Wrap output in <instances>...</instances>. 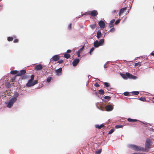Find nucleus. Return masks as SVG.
Returning a JSON list of instances; mask_svg holds the SVG:
<instances>
[{"label": "nucleus", "mask_w": 154, "mask_h": 154, "mask_svg": "<svg viewBox=\"0 0 154 154\" xmlns=\"http://www.w3.org/2000/svg\"><path fill=\"white\" fill-rule=\"evenodd\" d=\"M152 144V140L149 139H147L145 143V148H144V151L148 152Z\"/></svg>", "instance_id": "nucleus-1"}, {"label": "nucleus", "mask_w": 154, "mask_h": 154, "mask_svg": "<svg viewBox=\"0 0 154 154\" xmlns=\"http://www.w3.org/2000/svg\"><path fill=\"white\" fill-rule=\"evenodd\" d=\"M130 147L131 148L134 150L136 151H144V148L139 146H137L135 145H130Z\"/></svg>", "instance_id": "nucleus-2"}, {"label": "nucleus", "mask_w": 154, "mask_h": 154, "mask_svg": "<svg viewBox=\"0 0 154 154\" xmlns=\"http://www.w3.org/2000/svg\"><path fill=\"white\" fill-rule=\"evenodd\" d=\"M104 42V39H101L98 41L97 40H96L94 43V45L95 47L97 48L100 46L102 45Z\"/></svg>", "instance_id": "nucleus-3"}, {"label": "nucleus", "mask_w": 154, "mask_h": 154, "mask_svg": "<svg viewBox=\"0 0 154 154\" xmlns=\"http://www.w3.org/2000/svg\"><path fill=\"white\" fill-rule=\"evenodd\" d=\"M17 100L16 97H14L11 99L9 101V103L7 105V107L9 108H11L13 105L14 103Z\"/></svg>", "instance_id": "nucleus-4"}, {"label": "nucleus", "mask_w": 154, "mask_h": 154, "mask_svg": "<svg viewBox=\"0 0 154 154\" xmlns=\"http://www.w3.org/2000/svg\"><path fill=\"white\" fill-rule=\"evenodd\" d=\"M106 110L107 111H110L112 110L113 109V107L111 105H107L105 106Z\"/></svg>", "instance_id": "nucleus-5"}, {"label": "nucleus", "mask_w": 154, "mask_h": 154, "mask_svg": "<svg viewBox=\"0 0 154 154\" xmlns=\"http://www.w3.org/2000/svg\"><path fill=\"white\" fill-rule=\"evenodd\" d=\"M98 14V12L96 10H93L91 12L88 14L90 15L91 16L94 17L97 16Z\"/></svg>", "instance_id": "nucleus-6"}, {"label": "nucleus", "mask_w": 154, "mask_h": 154, "mask_svg": "<svg viewBox=\"0 0 154 154\" xmlns=\"http://www.w3.org/2000/svg\"><path fill=\"white\" fill-rule=\"evenodd\" d=\"M26 72V70L25 69H23L21 71H18V74L16 76H21L25 74Z\"/></svg>", "instance_id": "nucleus-7"}, {"label": "nucleus", "mask_w": 154, "mask_h": 154, "mask_svg": "<svg viewBox=\"0 0 154 154\" xmlns=\"http://www.w3.org/2000/svg\"><path fill=\"white\" fill-rule=\"evenodd\" d=\"M79 59H75L74 60L72 63L73 66H76L79 63Z\"/></svg>", "instance_id": "nucleus-8"}, {"label": "nucleus", "mask_w": 154, "mask_h": 154, "mask_svg": "<svg viewBox=\"0 0 154 154\" xmlns=\"http://www.w3.org/2000/svg\"><path fill=\"white\" fill-rule=\"evenodd\" d=\"M98 24L100 28L101 29H103L105 26V24L104 22L102 20H100L98 23Z\"/></svg>", "instance_id": "nucleus-9"}, {"label": "nucleus", "mask_w": 154, "mask_h": 154, "mask_svg": "<svg viewBox=\"0 0 154 154\" xmlns=\"http://www.w3.org/2000/svg\"><path fill=\"white\" fill-rule=\"evenodd\" d=\"M62 68H60L55 70V72L57 75H60L62 73Z\"/></svg>", "instance_id": "nucleus-10"}, {"label": "nucleus", "mask_w": 154, "mask_h": 154, "mask_svg": "<svg viewBox=\"0 0 154 154\" xmlns=\"http://www.w3.org/2000/svg\"><path fill=\"white\" fill-rule=\"evenodd\" d=\"M60 58V56L59 55H55L51 59V60L57 61Z\"/></svg>", "instance_id": "nucleus-11"}, {"label": "nucleus", "mask_w": 154, "mask_h": 154, "mask_svg": "<svg viewBox=\"0 0 154 154\" xmlns=\"http://www.w3.org/2000/svg\"><path fill=\"white\" fill-rule=\"evenodd\" d=\"M43 68L42 65L41 64H39L36 65L35 67V69L36 70H41Z\"/></svg>", "instance_id": "nucleus-12"}, {"label": "nucleus", "mask_w": 154, "mask_h": 154, "mask_svg": "<svg viewBox=\"0 0 154 154\" xmlns=\"http://www.w3.org/2000/svg\"><path fill=\"white\" fill-rule=\"evenodd\" d=\"M33 86V81L29 80L28 83L26 84V86L27 87H31Z\"/></svg>", "instance_id": "nucleus-13"}, {"label": "nucleus", "mask_w": 154, "mask_h": 154, "mask_svg": "<svg viewBox=\"0 0 154 154\" xmlns=\"http://www.w3.org/2000/svg\"><path fill=\"white\" fill-rule=\"evenodd\" d=\"M84 46L82 47L81 48H80L79 50L77 51V56L78 57H79L80 56V54L81 52L82 51V50L84 49Z\"/></svg>", "instance_id": "nucleus-14"}, {"label": "nucleus", "mask_w": 154, "mask_h": 154, "mask_svg": "<svg viewBox=\"0 0 154 154\" xmlns=\"http://www.w3.org/2000/svg\"><path fill=\"white\" fill-rule=\"evenodd\" d=\"M127 9V7H125L124 8H122V9H121L119 11V16H120L122 14L124 11H125Z\"/></svg>", "instance_id": "nucleus-15"}, {"label": "nucleus", "mask_w": 154, "mask_h": 154, "mask_svg": "<svg viewBox=\"0 0 154 154\" xmlns=\"http://www.w3.org/2000/svg\"><path fill=\"white\" fill-rule=\"evenodd\" d=\"M115 21V19H112V20L109 23V27H112L114 26V25L113 24V23Z\"/></svg>", "instance_id": "nucleus-16"}, {"label": "nucleus", "mask_w": 154, "mask_h": 154, "mask_svg": "<svg viewBox=\"0 0 154 154\" xmlns=\"http://www.w3.org/2000/svg\"><path fill=\"white\" fill-rule=\"evenodd\" d=\"M126 77H128L129 78H133V77H134V76L131 75L128 72L126 73Z\"/></svg>", "instance_id": "nucleus-17"}, {"label": "nucleus", "mask_w": 154, "mask_h": 154, "mask_svg": "<svg viewBox=\"0 0 154 154\" xmlns=\"http://www.w3.org/2000/svg\"><path fill=\"white\" fill-rule=\"evenodd\" d=\"M102 36V34L100 31H98L97 32V37L98 38H99Z\"/></svg>", "instance_id": "nucleus-18"}, {"label": "nucleus", "mask_w": 154, "mask_h": 154, "mask_svg": "<svg viewBox=\"0 0 154 154\" xmlns=\"http://www.w3.org/2000/svg\"><path fill=\"white\" fill-rule=\"evenodd\" d=\"M104 126V125L102 124L100 125H95V128L98 129H101L102 128H103Z\"/></svg>", "instance_id": "nucleus-19"}, {"label": "nucleus", "mask_w": 154, "mask_h": 154, "mask_svg": "<svg viewBox=\"0 0 154 154\" xmlns=\"http://www.w3.org/2000/svg\"><path fill=\"white\" fill-rule=\"evenodd\" d=\"M127 120L128 122H135L138 121V120L136 119H132L130 118H128Z\"/></svg>", "instance_id": "nucleus-20"}, {"label": "nucleus", "mask_w": 154, "mask_h": 154, "mask_svg": "<svg viewBox=\"0 0 154 154\" xmlns=\"http://www.w3.org/2000/svg\"><path fill=\"white\" fill-rule=\"evenodd\" d=\"M16 37L15 36H13V37H8L7 38L8 41L9 42L12 41L13 40V38H15Z\"/></svg>", "instance_id": "nucleus-21"}, {"label": "nucleus", "mask_w": 154, "mask_h": 154, "mask_svg": "<svg viewBox=\"0 0 154 154\" xmlns=\"http://www.w3.org/2000/svg\"><path fill=\"white\" fill-rule=\"evenodd\" d=\"M5 86L8 88H10L11 87V84L9 82H6L5 83Z\"/></svg>", "instance_id": "nucleus-22"}, {"label": "nucleus", "mask_w": 154, "mask_h": 154, "mask_svg": "<svg viewBox=\"0 0 154 154\" xmlns=\"http://www.w3.org/2000/svg\"><path fill=\"white\" fill-rule=\"evenodd\" d=\"M64 56L65 58L66 59H69L70 57L71 56L69 54L67 53H65L64 54Z\"/></svg>", "instance_id": "nucleus-23"}, {"label": "nucleus", "mask_w": 154, "mask_h": 154, "mask_svg": "<svg viewBox=\"0 0 154 154\" xmlns=\"http://www.w3.org/2000/svg\"><path fill=\"white\" fill-rule=\"evenodd\" d=\"M11 73L12 74L15 75L18 74V71L17 70H13L11 72Z\"/></svg>", "instance_id": "nucleus-24"}, {"label": "nucleus", "mask_w": 154, "mask_h": 154, "mask_svg": "<svg viewBox=\"0 0 154 154\" xmlns=\"http://www.w3.org/2000/svg\"><path fill=\"white\" fill-rule=\"evenodd\" d=\"M99 93L100 94L103 95L104 94V91L102 89H100L99 91Z\"/></svg>", "instance_id": "nucleus-25"}, {"label": "nucleus", "mask_w": 154, "mask_h": 154, "mask_svg": "<svg viewBox=\"0 0 154 154\" xmlns=\"http://www.w3.org/2000/svg\"><path fill=\"white\" fill-rule=\"evenodd\" d=\"M123 94L125 96H130L131 95L130 94V93L128 92H125Z\"/></svg>", "instance_id": "nucleus-26"}, {"label": "nucleus", "mask_w": 154, "mask_h": 154, "mask_svg": "<svg viewBox=\"0 0 154 154\" xmlns=\"http://www.w3.org/2000/svg\"><path fill=\"white\" fill-rule=\"evenodd\" d=\"M131 93H132L135 95H137L139 94V92L138 91H134L132 92H131Z\"/></svg>", "instance_id": "nucleus-27"}, {"label": "nucleus", "mask_w": 154, "mask_h": 154, "mask_svg": "<svg viewBox=\"0 0 154 154\" xmlns=\"http://www.w3.org/2000/svg\"><path fill=\"white\" fill-rule=\"evenodd\" d=\"M139 100L143 101H146V98L144 97H141Z\"/></svg>", "instance_id": "nucleus-28"}, {"label": "nucleus", "mask_w": 154, "mask_h": 154, "mask_svg": "<svg viewBox=\"0 0 154 154\" xmlns=\"http://www.w3.org/2000/svg\"><path fill=\"white\" fill-rule=\"evenodd\" d=\"M90 26L92 29H94L96 27V24L91 25H90Z\"/></svg>", "instance_id": "nucleus-29"}, {"label": "nucleus", "mask_w": 154, "mask_h": 154, "mask_svg": "<svg viewBox=\"0 0 154 154\" xmlns=\"http://www.w3.org/2000/svg\"><path fill=\"white\" fill-rule=\"evenodd\" d=\"M51 77H50V76H49L48 77L47 79V82H49L51 79Z\"/></svg>", "instance_id": "nucleus-30"}, {"label": "nucleus", "mask_w": 154, "mask_h": 154, "mask_svg": "<svg viewBox=\"0 0 154 154\" xmlns=\"http://www.w3.org/2000/svg\"><path fill=\"white\" fill-rule=\"evenodd\" d=\"M104 85L105 86L107 87H109L110 86V85L109 83L107 82H104Z\"/></svg>", "instance_id": "nucleus-31"}, {"label": "nucleus", "mask_w": 154, "mask_h": 154, "mask_svg": "<svg viewBox=\"0 0 154 154\" xmlns=\"http://www.w3.org/2000/svg\"><path fill=\"white\" fill-rule=\"evenodd\" d=\"M141 65V62H139L134 64V66H140Z\"/></svg>", "instance_id": "nucleus-32"}, {"label": "nucleus", "mask_w": 154, "mask_h": 154, "mask_svg": "<svg viewBox=\"0 0 154 154\" xmlns=\"http://www.w3.org/2000/svg\"><path fill=\"white\" fill-rule=\"evenodd\" d=\"M123 127V126L122 125H116V126H115V128H122Z\"/></svg>", "instance_id": "nucleus-33"}, {"label": "nucleus", "mask_w": 154, "mask_h": 154, "mask_svg": "<svg viewBox=\"0 0 154 154\" xmlns=\"http://www.w3.org/2000/svg\"><path fill=\"white\" fill-rule=\"evenodd\" d=\"M101 149H100L96 151L95 152L96 154H100L101 152Z\"/></svg>", "instance_id": "nucleus-34"}, {"label": "nucleus", "mask_w": 154, "mask_h": 154, "mask_svg": "<svg viewBox=\"0 0 154 154\" xmlns=\"http://www.w3.org/2000/svg\"><path fill=\"white\" fill-rule=\"evenodd\" d=\"M115 131L114 129H112L110 130L109 132V134H112Z\"/></svg>", "instance_id": "nucleus-35"}, {"label": "nucleus", "mask_w": 154, "mask_h": 154, "mask_svg": "<svg viewBox=\"0 0 154 154\" xmlns=\"http://www.w3.org/2000/svg\"><path fill=\"white\" fill-rule=\"evenodd\" d=\"M104 98L105 99H107L109 101L111 99V97L109 96H106L104 97Z\"/></svg>", "instance_id": "nucleus-36"}, {"label": "nucleus", "mask_w": 154, "mask_h": 154, "mask_svg": "<svg viewBox=\"0 0 154 154\" xmlns=\"http://www.w3.org/2000/svg\"><path fill=\"white\" fill-rule=\"evenodd\" d=\"M121 76L124 79H127V77L126 76V75H125L124 74L121 73Z\"/></svg>", "instance_id": "nucleus-37"}, {"label": "nucleus", "mask_w": 154, "mask_h": 154, "mask_svg": "<svg viewBox=\"0 0 154 154\" xmlns=\"http://www.w3.org/2000/svg\"><path fill=\"white\" fill-rule=\"evenodd\" d=\"M38 83V81L37 80H35L33 82V86L35 85V84H37Z\"/></svg>", "instance_id": "nucleus-38"}, {"label": "nucleus", "mask_w": 154, "mask_h": 154, "mask_svg": "<svg viewBox=\"0 0 154 154\" xmlns=\"http://www.w3.org/2000/svg\"><path fill=\"white\" fill-rule=\"evenodd\" d=\"M34 75H32L31 76V79L29 80L33 81L34 80Z\"/></svg>", "instance_id": "nucleus-39"}, {"label": "nucleus", "mask_w": 154, "mask_h": 154, "mask_svg": "<svg viewBox=\"0 0 154 154\" xmlns=\"http://www.w3.org/2000/svg\"><path fill=\"white\" fill-rule=\"evenodd\" d=\"M15 80V77L11 79V80H10V81L11 82H14Z\"/></svg>", "instance_id": "nucleus-40"}, {"label": "nucleus", "mask_w": 154, "mask_h": 154, "mask_svg": "<svg viewBox=\"0 0 154 154\" xmlns=\"http://www.w3.org/2000/svg\"><path fill=\"white\" fill-rule=\"evenodd\" d=\"M71 26H72V24L70 23L68 27V29L69 30H71Z\"/></svg>", "instance_id": "nucleus-41"}, {"label": "nucleus", "mask_w": 154, "mask_h": 154, "mask_svg": "<svg viewBox=\"0 0 154 154\" xmlns=\"http://www.w3.org/2000/svg\"><path fill=\"white\" fill-rule=\"evenodd\" d=\"M27 78V76L26 75H23V76H22L21 77V79H26Z\"/></svg>", "instance_id": "nucleus-42"}, {"label": "nucleus", "mask_w": 154, "mask_h": 154, "mask_svg": "<svg viewBox=\"0 0 154 154\" xmlns=\"http://www.w3.org/2000/svg\"><path fill=\"white\" fill-rule=\"evenodd\" d=\"M94 48L93 47L90 50V54H91V53L94 50Z\"/></svg>", "instance_id": "nucleus-43"}, {"label": "nucleus", "mask_w": 154, "mask_h": 154, "mask_svg": "<svg viewBox=\"0 0 154 154\" xmlns=\"http://www.w3.org/2000/svg\"><path fill=\"white\" fill-rule=\"evenodd\" d=\"M14 95L15 96V97H16V98H17V97L19 95V94H18V93H17V92H16L15 93H14Z\"/></svg>", "instance_id": "nucleus-44"}, {"label": "nucleus", "mask_w": 154, "mask_h": 154, "mask_svg": "<svg viewBox=\"0 0 154 154\" xmlns=\"http://www.w3.org/2000/svg\"><path fill=\"white\" fill-rule=\"evenodd\" d=\"M18 42L19 40L18 39H16L13 41V42L14 43H18Z\"/></svg>", "instance_id": "nucleus-45"}, {"label": "nucleus", "mask_w": 154, "mask_h": 154, "mask_svg": "<svg viewBox=\"0 0 154 154\" xmlns=\"http://www.w3.org/2000/svg\"><path fill=\"white\" fill-rule=\"evenodd\" d=\"M63 62V60H60L58 61V63H62Z\"/></svg>", "instance_id": "nucleus-46"}, {"label": "nucleus", "mask_w": 154, "mask_h": 154, "mask_svg": "<svg viewBox=\"0 0 154 154\" xmlns=\"http://www.w3.org/2000/svg\"><path fill=\"white\" fill-rule=\"evenodd\" d=\"M115 30V29L114 28H112L109 31L111 32H113Z\"/></svg>", "instance_id": "nucleus-47"}, {"label": "nucleus", "mask_w": 154, "mask_h": 154, "mask_svg": "<svg viewBox=\"0 0 154 154\" xmlns=\"http://www.w3.org/2000/svg\"><path fill=\"white\" fill-rule=\"evenodd\" d=\"M120 22V20H117L115 22V24L116 25H117Z\"/></svg>", "instance_id": "nucleus-48"}, {"label": "nucleus", "mask_w": 154, "mask_h": 154, "mask_svg": "<svg viewBox=\"0 0 154 154\" xmlns=\"http://www.w3.org/2000/svg\"><path fill=\"white\" fill-rule=\"evenodd\" d=\"M94 86L96 87H99V85L97 83H96L94 84Z\"/></svg>", "instance_id": "nucleus-49"}, {"label": "nucleus", "mask_w": 154, "mask_h": 154, "mask_svg": "<svg viewBox=\"0 0 154 154\" xmlns=\"http://www.w3.org/2000/svg\"><path fill=\"white\" fill-rule=\"evenodd\" d=\"M71 52V51L70 50H68L66 52L67 53H70Z\"/></svg>", "instance_id": "nucleus-50"}, {"label": "nucleus", "mask_w": 154, "mask_h": 154, "mask_svg": "<svg viewBox=\"0 0 154 154\" xmlns=\"http://www.w3.org/2000/svg\"><path fill=\"white\" fill-rule=\"evenodd\" d=\"M117 12V11L116 10H114L112 12V14H114V13H115Z\"/></svg>", "instance_id": "nucleus-51"}, {"label": "nucleus", "mask_w": 154, "mask_h": 154, "mask_svg": "<svg viewBox=\"0 0 154 154\" xmlns=\"http://www.w3.org/2000/svg\"><path fill=\"white\" fill-rule=\"evenodd\" d=\"M139 153H137V152H135L132 153V154H139Z\"/></svg>", "instance_id": "nucleus-52"}, {"label": "nucleus", "mask_w": 154, "mask_h": 154, "mask_svg": "<svg viewBox=\"0 0 154 154\" xmlns=\"http://www.w3.org/2000/svg\"><path fill=\"white\" fill-rule=\"evenodd\" d=\"M151 54L152 56H154V53H151Z\"/></svg>", "instance_id": "nucleus-53"}, {"label": "nucleus", "mask_w": 154, "mask_h": 154, "mask_svg": "<svg viewBox=\"0 0 154 154\" xmlns=\"http://www.w3.org/2000/svg\"><path fill=\"white\" fill-rule=\"evenodd\" d=\"M139 154H146L145 153H139Z\"/></svg>", "instance_id": "nucleus-54"}, {"label": "nucleus", "mask_w": 154, "mask_h": 154, "mask_svg": "<svg viewBox=\"0 0 154 154\" xmlns=\"http://www.w3.org/2000/svg\"><path fill=\"white\" fill-rule=\"evenodd\" d=\"M152 99L154 100V97H153Z\"/></svg>", "instance_id": "nucleus-55"}, {"label": "nucleus", "mask_w": 154, "mask_h": 154, "mask_svg": "<svg viewBox=\"0 0 154 154\" xmlns=\"http://www.w3.org/2000/svg\"><path fill=\"white\" fill-rule=\"evenodd\" d=\"M1 8H2V7H1Z\"/></svg>", "instance_id": "nucleus-56"}]
</instances>
